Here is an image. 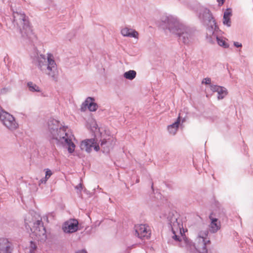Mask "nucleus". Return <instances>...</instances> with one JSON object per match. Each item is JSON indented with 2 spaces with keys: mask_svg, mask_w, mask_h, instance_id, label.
<instances>
[{
  "mask_svg": "<svg viewBox=\"0 0 253 253\" xmlns=\"http://www.w3.org/2000/svg\"><path fill=\"white\" fill-rule=\"evenodd\" d=\"M0 119L3 124L10 130H15L18 127V124L13 116L3 110L0 111Z\"/></svg>",
  "mask_w": 253,
  "mask_h": 253,
  "instance_id": "39448f33",
  "label": "nucleus"
},
{
  "mask_svg": "<svg viewBox=\"0 0 253 253\" xmlns=\"http://www.w3.org/2000/svg\"><path fill=\"white\" fill-rule=\"evenodd\" d=\"M33 225H30L32 227L31 228V231L34 233L36 236L39 238H42L45 236V230L42 221L41 217L36 215L33 219L32 222H30Z\"/></svg>",
  "mask_w": 253,
  "mask_h": 253,
  "instance_id": "20e7f679",
  "label": "nucleus"
},
{
  "mask_svg": "<svg viewBox=\"0 0 253 253\" xmlns=\"http://www.w3.org/2000/svg\"><path fill=\"white\" fill-rule=\"evenodd\" d=\"M169 223L173 234L172 238L175 240H179V235L182 234L183 224L180 219L178 218L177 215L173 214L169 217Z\"/></svg>",
  "mask_w": 253,
  "mask_h": 253,
  "instance_id": "7ed1b4c3",
  "label": "nucleus"
},
{
  "mask_svg": "<svg viewBox=\"0 0 253 253\" xmlns=\"http://www.w3.org/2000/svg\"><path fill=\"white\" fill-rule=\"evenodd\" d=\"M41 57L39 59V66L41 69L48 75L54 77L56 63L53 55L50 53L48 54L47 60L43 56H41Z\"/></svg>",
  "mask_w": 253,
  "mask_h": 253,
  "instance_id": "f03ea898",
  "label": "nucleus"
},
{
  "mask_svg": "<svg viewBox=\"0 0 253 253\" xmlns=\"http://www.w3.org/2000/svg\"><path fill=\"white\" fill-rule=\"evenodd\" d=\"M208 236V232L201 233L195 240V247L197 251L200 253H207L206 248V237Z\"/></svg>",
  "mask_w": 253,
  "mask_h": 253,
  "instance_id": "6e6552de",
  "label": "nucleus"
},
{
  "mask_svg": "<svg viewBox=\"0 0 253 253\" xmlns=\"http://www.w3.org/2000/svg\"><path fill=\"white\" fill-rule=\"evenodd\" d=\"M136 73L134 70H129L124 73V77L128 80H132L136 77Z\"/></svg>",
  "mask_w": 253,
  "mask_h": 253,
  "instance_id": "6ab92c4d",
  "label": "nucleus"
},
{
  "mask_svg": "<svg viewBox=\"0 0 253 253\" xmlns=\"http://www.w3.org/2000/svg\"><path fill=\"white\" fill-rule=\"evenodd\" d=\"M231 15V10L230 9H226L224 13L223 23L224 25H226L228 27L231 25L230 17Z\"/></svg>",
  "mask_w": 253,
  "mask_h": 253,
  "instance_id": "a211bd4d",
  "label": "nucleus"
},
{
  "mask_svg": "<svg viewBox=\"0 0 253 253\" xmlns=\"http://www.w3.org/2000/svg\"><path fill=\"white\" fill-rule=\"evenodd\" d=\"M209 218L211 223L209 225V230L211 233H216L221 228V223L217 218L213 217L211 215H210Z\"/></svg>",
  "mask_w": 253,
  "mask_h": 253,
  "instance_id": "ddd939ff",
  "label": "nucleus"
},
{
  "mask_svg": "<svg viewBox=\"0 0 253 253\" xmlns=\"http://www.w3.org/2000/svg\"><path fill=\"white\" fill-rule=\"evenodd\" d=\"M81 148L82 150H84L87 152H90L92 150V148L98 151L99 150V146L96 145L94 139H87L82 142Z\"/></svg>",
  "mask_w": 253,
  "mask_h": 253,
  "instance_id": "1a4fd4ad",
  "label": "nucleus"
},
{
  "mask_svg": "<svg viewBox=\"0 0 253 253\" xmlns=\"http://www.w3.org/2000/svg\"><path fill=\"white\" fill-rule=\"evenodd\" d=\"M169 30L171 33L177 35L180 40H182L184 43L188 42L190 35L184 27L176 23L174 28H171Z\"/></svg>",
  "mask_w": 253,
  "mask_h": 253,
  "instance_id": "0eeeda50",
  "label": "nucleus"
},
{
  "mask_svg": "<svg viewBox=\"0 0 253 253\" xmlns=\"http://www.w3.org/2000/svg\"><path fill=\"white\" fill-rule=\"evenodd\" d=\"M97 104L94 102V99L92 97H88L83 103L81 110L82 111H85L87 108L90 111H95L97 110Z\"/></svg>",
  "mask_w": 253,
  "mask_h": 253,
  "instance_id": "9b49d317",
  "label": "nucleus"
},
{
  "mask_svg": "<svg viewBox=\"0 0 253 253\" xmlns=\"http://www.w3.org/2000/svg\"><path fill=\"white\" fill-rule=\"evenodd\" d=\"M14 20L18 24L22 25L23 29H30L29 22L27 17L24 14L16 13L14 15Z\"/></svg>",
  "mask_w": 253,
  "mask_h": 253,
  "instance_id": "9d476101",
  "label": "nucleus"
},
{
  "mask_svg": "<svg viewBox=\"0 0 253 253\" xmlns=\"http://www.w3.org/2000/svg\"><path fill=\"white\" fill-rule=\"evenodd\" d=\"M217 42L218 44L220 46H222L224 47H227V44L226 43L225 40H224L223 39L217 37L216 38Z\"/></svg>",
  "mask_w": 253,
  "mask_h": 253,
  "instance_id": "412c9836",
  "label": "nucleus"
},
{
  "mask_svg": "<svg viewBox=\"0 0 253 253\" xmlns=\"http://www.w3.org/2000/svg\"><path fill=\"white\" fill-rule=\"evenodd\" d=\"M106 142L105 141H104V140H103L101 143V146L104 144V143H105Z\"/></svg>",
  "mask_w": 253,
  "mask_h": 253,
  "instance_id": "cd10ccee",
  "label": "nucleus"
},
{
  "mask_svg": "<svg viewBox=\"0 0 253 253\" xmlns=\"http://www.w3.org/2000/svg\"><path fill=\"white\" fill-rule=\"evenodd\" d=\"M219 5H222L224 2L225 0H217Z\"/></svg>",
  "mask_w": 253,
  "mask_h": 253,
  "instance_id": "a878e982",
  "label": "nucleus"
},
{
  "mask_svg": "<svg viewBox=\"0 0 253 253\" xmlns=\"http://www.w3.org/2000/svg\"><path fill=\"white\" fill-rule=\"evenodd\" d=\"M31 248L34 250H36V245L35 244H33L32 242H31Z\"/></svg>",
  "mask_w": 253,
  "mask_h": 253,
  "instance_id": "393cba45",
  "label": "nucleus"
},
{
  "mask_svg": "<svg viewBox=\"0 0 253 253\" xmlns=\"http://www.w3.org/2000/svg\"><path fill=\"white\" fill-rule=\"evenodd\" d=\"M10 243L7 239H0V253H10Z\"/></svg>",
  "mask_w": 253,
  "mask_h": 253,
  "instance_id": "4468645a",
  "label": "nucleus"
},
{
  "mask_svg": "<svg viewBox=\"0 0 253 253\" xmlns=\"http://www.w3.org/2000/svg\"><path fill=\"white\" fill-rule=\"evenodd\" d=\"M211 82V79L208 78L204 79L202 81V83H203V84L204 83L206 84H210Z\"/></svg>",
  "mask_w": 253,
  "mask_h": 253,
  "instance_id": "5701e85b",
  "label": "nucleus"
},
{
  "mask_svg": "<svg viewBox=\"0 0 253 253\" xmlns=\"http://www.w3.org/2000/svg\"><path fill=\"white\" fill-rule=\"evenodd\" d=\"M77 253H87L85 250H82L78 252Z\"/></svg>",
  "mask_w": 253,
  "mask_h": 253,
  "instance_id": "bb28decb",
  "label": "nucleus"
},
{
  "mask_svg": "<svg viewBox=\"0 0 253 253\" xmlns=\"http://www.w3.org/2000/svg\"><path fill=\"white\" fill-rule=\"evenodd\" d=\"M234 44V45L237 47L242 46V44L238 42H235Z\"/></svg>",
  "mask_w": 253,
  "mask_h": 253,
  "instance_id": "b1692460",
  "label": "nucleus"
},
{
  "mask_svg": "<svg viewBox=\"0 0 253 253\" xmlns=\"http://www.w3.org/2000/svg\"><path fill=\"white\" fill-rule=\"evenodd\" d=\"M211 89L212 91L217 92L218 94V99H223L227 95V91L225 88L220 86L211 85Z\"/></svg>",
  "mask_w": 253,
  "mask_h": 253,
  "instance_id": "2eb2a0df",
  "label": "nucleus"
},
{
  "mask_svg": "<svg viewBox=\"0 0 253 253\" xmlns=\"http://www.w3.org/2000/svg\"><path fill=\"white\" fill-rule=\"evenodd\" d=\"M180 123V115H178L176 121L173 124L168 126V129L169 132L172 134L175 135L178 130L179 126Z\"/></svg>",
  "mask_w": 253,
  "mask_h": 253,
  "instance_id": "dca6fc26",
  "label": "nucleus"
},
{
  "mask_svg": "<svg viewBox=\"0 0 253 253\" xmlns=\"http://www.w3.org/2000/svg\"><path fill=\"white\" fill-rule=\"evenodd\" d=\"M78 221L76 219H73L66 222L63 228L64 231L66 233H73L78 229Z\"/></svg>",
  "mask_w": 253,
  "mask_h": 253,
  "instance_id": "f8f14e48",
  "label": "nucleus"
},
{
  "mask_svg": "<svg viewBox=\"0 0 253 253\" xmlns=\"http://www.w3.org/2000/svg\"><path fill=\"white\" fill-rule=\"evenodd\" d=\"M45 171V181H46L52 174V172L50 169H44Z\"/></svg>",
  "mask_w": 253,
  "mask_h": 253,
  "instance_id": "4be33fe9",
  "label": "nucleus"
},
{
  "mask_svg": "<svg viewBox=\"0 0 253 253\" xmlns=\"http://www.w3.org/2000/svg\"><path fill=\"white\" fill-rule=\"evenodd\" d=\"M121 33L124 36L137 38L138 33L135 30L125 28L121 31Z\"/></svg>",
  "mask_w": 253,
  "mask_h": 253,
  "instance_id": "f3484780",
  "label": "nucleus"
},
{
  "mask_svg": "<svg viewBox=\"0 0 253 253\" xmlns=\"http://www.w3.org/2000/svg\"><path fill=\"white\" fill-rule=\"evenodd\" d=\"M29 89L32 91H40V88L36 84H34L33 83H29L28 84Z\"/></svg>",
  "mask_w": 253,
  "mask_h": 253,
  "instance_id": "aec40b11",
  "label": "nucleus"
},
{
  "mask_svg": "<svg viewBox=\"0 0 253 253\" xmlns=\"http://www.w3.org/2000/svg\"><path fill=\"white\" fill-rule=\"evenodd\" d=\"M134 235L141 240H148L150 238L151 230L150 227L144 224H137L134 226Z\"/></svg>",
  "mask_w": 253,
  "mask_h": 253,
  "instance_id": "423d86ee",
  "label": "nucleus"
},
{
  "mask_svg": "<svg viewBox=\"0 0 253 253\" xmlns=\"http://www.w3.org/2000/svg\"><path fill=\"white\" fill-rule=\"evenodd\" d=\"M58 122L52 120L48 123V129L46 134L51 140L55 141L57 145L67 146L68 151L72 153L75 148V145L72 141V137L66 132L65 127L58 128Z\"/></svg>",
  "mask_w": 253,
  "mask_h": 253,
  "instance_id": "f257e3e1",
  "label": "nucleus"
}]
</instances>
